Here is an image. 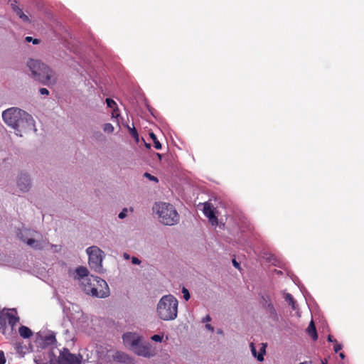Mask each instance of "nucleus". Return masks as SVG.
Here are the masks:
<instances>
[{
    "mask_svg": "<svg viewBox=\"0 0 364 364\" xmlns=\"http://www.w3.org/2000/svg\"><path fill=\"white\" fill-rule=\"evenodd\" d=\"M211 321V318L209 315H207L205 318H203V322H209Z\"/></svg>",
    "mask_w": 364,
    "mask_h": 364,
    "instance_id": "nucleus-36",
    "label": "nucleus"
},
{
    "mask_svg": "<svg viewBox=\"0 0 364 364\" xmlns=\"http://www.w3.org/2000/svg\"><path fill=\"white\" fill-rule=\"evenodd\" d=\"M127 208H124L122 210V211L121 213H119L118 217L121 219H123L126 217L127 215Z\"/></svg>",
    "mask_w": 364,
    "mask_h": 364,
    "instance_id": "nucleus-30",
    "label": "nucleus"
},
{
    "mask_svg": "<svg viewBox=\"0 0 364 364\" xmlns=\"http://www.w3.org/2000/svg\"><path fill=\"white\" fill-rule=\"evenodd\" d=\"M127 129H129V132L130 135L134 139L136 143L139 142V137L137 130L135 127H130L128 125L127 126Z\"/></svg>",
    "mask_w": 364,
    "mask_h": 364,
    "instance_id": "nucleus-20",
    "label": "nucleus"
},
{
    "mask_svg": "<svg viewBox=\"0 0 364 364\" xmlns=\"http://www.w3.org/2000/svg\"><path fill=\"white\" fill-rule=\"evenodd\" d=\"M17 185L21 191H28L31 188L30 178L25 173H21L18 178Z\"/></svg>",
    "mask_w": 364,
    "mask_h": 364,
    "instance_id": "nucleus-12",
    "label": "nucleus"
},
{
    "mask_svg": "<svg viewBox=\"0 0 364 364\" xmlns=\"http://www.w3.org/2000/svg\"><path fill=\"white\" fill-rule=\"evenodd\" d=\"M277 274H282L281 271H277Z\"/></svg>",
    "mask_w": 364,
    "mask_h": 364,
    "instance_id": "nucleus-44",
    "label": "nucleus"
},
{
    "mask_svg": "<svg viewBox=\"0 0 364 364\" xmlns=\"http://www.w3.org/2000/svg\"><path fill=\"white\" fill-rule=\"evenodd\" d=\"M59 364H81V357L71 353L68 349L63 348L58 357Z\"/></svg>",
    "mask_w": 364,
    "mask_h": 364,
    "instance_id": "nucleus-10",
    "label": "nucleus"
},
{
    "mask_svg": "<svg viewBox=\"0 0 364 364\" xmlns=\"http://www.w3.org/2000/svg\"><path fill=\"white\" fill-rule=\"evenodd\" d=\"M2 118L8 126L16 131V135L20 136H22L23 133L31 130L34 125L32 116L17 107H11L4 111Z\"/></svg>",
    "mask_w": 364,
    "mask_h": 364,
    "instance_id": "nucleus-1",
    "label": "nucleus"
},
{
    "mask_svg": "<svg viewBox=\"0 0 364 364\" xmlns=\"http://www.w3.org/2000/svg\"><path fill=\"white\" fill-rule=\"evenodd\" d=\"M25 40L26 42H33V44H38V43H39V41H40L38 39L33 38L31 36L26 37Z\"/></svg>",
    "mask_w": 364,
    "mask_h": 364,
    "instance_id": "nucleus-26",
    "label": "nucleus"
},
{
    "mask_svg": "<svg viewBox=\"0 0 364 364\" xmlns=\"http://www.w3.org/2000/svg\"><path fill=\"white\" fill-rule=\"evenodd\" d=\"M339 356L341 358H344L345 355H344V353H341L339 354Z\"/></svg>",
    "mask_w": 364,
    "mask_h": 364,
    "instance_id": "nucleus-40",
    "label": "nucleus"
},
{
    "mask_svg": "<svg viewBox=\"0 0 364 364\" xmlns=\"http://www.w3.org/2000/svg\"><path fill=\"white\" fill-rule=\"evenodd\" d=\"M82 289L88 295L98 298H105L109 295V289L107 282L93 275L83 279L80 285Z\"/></svg>",
    "mask_w": 364,
    "mask_h": 364,
    "instance_id": "nucleus-2",
    "label": "nucleus"
},
{
    "mask_svg": "<svg viewBox=\"0 0 364 364\" xmlns=\"http://www.w3.org/2000/svg\"><path fill=\"white\" fill-rule=\"evenodd\" d=\"M284 298L287 302L289 303V305L291 306L293 309H295V304L293 296L289 293H284Z\"/></svg>",
    "mask_w": 364,
    "mask_h": 364,
    "instance_id": "nucleus-22",
    "label": "nucleus"
},
{
    "mask_svg": "<svg viewBox=\"0 0 364 364\" xmlns=\"http://www.w3.org/2000/svg\"><path fill=\"white\" fill-rule=\"evenodd\" d=\"M342 347H343L342 345L338 343V342L336 341V343H335V344H334L333 350L336 353H338L339 350H341L342 349Z\"/></svg>",
    "mask_w": 364,
    "mask_h": 364,
    "instance_id": "nucleus-28",
    "label": "nucleus"
},
{
    "mask_svg": "<svg viewBox=\"0 0 364 364\" xmlns=\"http://www.w3.org/2000/svg\"><path fill=\"white\" fill-rule=\"evenodd\" d=\"M306 331L307 334L313 339L314 341H316L318 339L317 331L313 320L311 321Z\"/></svg>",
    "mask_w": 364,
    "mask_h": 364,
    "instance_id": "nucleus-15",
    "label": "nucleus"
},
{
    "mask_svg": "<svg viewBox=\"0 0 364 364\" xmlns=\"http://www.w3.org/2000/svg\"><path fill=\"white\" fill-rule=\"evenodd\" d=\"M204 215L209 218L210 222L213 225L218 224V218L215 215L214 210L209 203H205L203 207Z\"/></svg>",
    "mask_w": 364,
    "mask_h": 364,
    "instance_id": "nucleus-13",
    "label": "nucleus"
},
{
    "mask_svg": "<svg viewBox=\"0 0 364 364\" xmlns=\"http://www.w3.org/2000/svg\"><path fill=\"white\" fill-rule=\"evenodd\" d=\"M154 210L159 221L166 225H173L179 222L180 216L173 205L164 202L155 204Z\"/></svg>",
    "mask_w": 364,
    "mask_h": 364,
    "instance_id": "nucleus-5",
    "label": "nucleus"
},
{
    "mask_svg": "<svg viewBox=\"0 0 364 364\" xmlns=\"http://www.w3.org/2000/svg\"><path fill=\"white\" fill-rule=\"evenodd\" d=\"M144 176L145 178H149L150 181H154L156 183H157L159 181L158 178L156 176H152L151 174H150L147 172L144 173Z\"/></svg>",
    "mask_w": 364,
    "mask_h": 364,
    "instance_id": "nucleus-25",
    "label": "nucleus"
},
{
    "mask_svg": "<svg viewBox=\"0 0 364 364\" xmlns=\"http://www.w3.org/2000/svg\"><path fill=\"white\" fill-rule=\"evenodd\" d=\"M124 345L129 347L132 350L136 347L138 343L141 342L140 337L134 333H127L122 336Z\"/></svg>",
    "mask_w": 364,
    "mask_h": 364,
    "instance_id": "nucleus-11",
    "label": "nucleus"
},
{
    "mask_svg": "<svg viewBox=\"0 0 364 364\" xmlns=\"http://www.w3.org/2000/svg\"><path fill=\"white\" fill-rule=\"evenodd\" d=\"M14 10L16 11V14L20 16L21 15H23V11L18 8L16 6H13Z\"/></svg>",
    "mask_w": 364,
    "mask_h": 364,
    "instance_id": "nucleus-29",
    "label": "nucleus"
},
{
    "mask_svg": "<svg viewBox=\"0 0 364 364\" xmlns=\"http://www.w3.org/2000/svg\"><path fill=\"white\" fill-rule=\"evenodd\" d=\"M6 363V359L4 354L2 351H0V364H4Z\"/></svg>",
    "mask_w": 364,
    "mask_h": 364,
    "instance_id": "nucleus-31",
    "label": "nucleus"
},
{
    "mask_svg": "<svg viewBox=\"0 0 364 364\" xmlns=\"http://www.w3.org/2000/svg\"><path fill=\"white\" fill-rule=\"evenodd\" d=\"M18 333L23 338H28L33 335L32 331L27 326H21L18 329Z\"/></svg>",
    "mask_w": 364,
    "mask_h": 364,
    "instance_id": "nucleus-18",
    "label": "nucleus"
},
{
    "mask_svg": "<svg viewBox=\"0 0 364 364\" xmlns=\"http://www.w3.org/2000/svg\"><path fill=\"white\" fill-rule=\"evenodd\" d=\"M205 327H206L207 329L210 330L212 332L214 331V328L210 324H209V323H207L205 325Z\"/></svg>",
    "mask_w": 364,
    "mask_h": 364,
    "instance_id": "nucleus-37",
    "label": "nucleus"
},
{
    "mask_svg": "<svg viewBox=\"0 0 364 364\" xmlns=\"http://www.w3.org/2000/svg\"><path fill=\"white\" fill-rule=\"evenodd\" d=\"M132 262L134 264H139L141 263V261L137 257H132Z\"/></svg>",
    "mask_w": 364,
    "mask_h": 364,
    "instance_id": "nucleus-33",
    "label": "nucleus"
},
{
    "mask_svg": "<svg viewBox=\"0 0 364 364\" xmlns=\"http://www.w3.org/2000/svg\"><path fill=\"white\" fill-rule=\"evenodd\" d=\"M38 232L34 230H24L18 233V237L28 246L33 247L35 250H43L48 245V241L47 240H36Z\"/></svg>",
    "mask_w": 364,
    "mask_h": 364,
    "instance_id": "nucleus-6",
    "label": "nucleus"
},
{
    "mask_svg": "<svg viewBox=\"0 0 364 364\" xmlns=\"http://www.w3.org/2000/svg\"><path fill=\"white\" fill-rule=\"evenodd\" d=\"M178 300L171 294L162 296L157 304V314L164 321L174 320L178 314Z\"/></svg>",
    "mask_w": 364,
    "mask_h": 364,
    "instance_id": "nucleus-4",
    "label": "nucleus"
},
{
    "mask_svg": "<svg viewBox=\"0 0 364 364\" xmlns=\"http://www.w3.org/2000/svg\"><path fill=\"white\" fill-rule=\"evenodd\" d=\"M327 339H328V341L334 343H336V341H337L336 339L333 338V337L331 335H328Z\"/></svg>",
    "mask_w": 364,
    "mask_h": 364,
    "instance_id": "nucleus-35",
    "label": "nucleus"
},
{
    "mask_svg": "<svg viewBox=\"0 0 364 364\" xmlns=\"http://www.w3.org/2000/svg\"><path fill=\"white\" fill-rule=\"evenodd\" d=\"M43 342L46 345H53L56 342L55 336L54 333H49L45 336Z\"/></svg>",
    "mask_w": 364,
    "mask_h": 364,
    "instance_id": "nucleus-19",
    "label": "nucleus"
},
{
    "mask_svg": "<svg viewBox=\"0 0 364 364\" xmlns=\"http://www.w3.org/2000/svg\"><path fill=\"white\" fill-rule=\"evenodd\" d=\"M39 92L43 95H48L49 94V91L46 88H41Z\"/></svg>",
    "mask_w": 364,
    "mask_h": 364,
    "instance_id": "nucleus-32",
    "label": "nucleus"
},
{
    "mask_svg": "<svg viewBox=\"0 0 364 364\" xmlns=\"http://www.w3.org/2000/svg\"><path fill=\"white\" fill-rule=\"evenodd\" d=\"M103 130L105 132L112 133L114 132V127L110 123H106L103 127Z\"/></svg>",
    "mask_w": 364,
    "mask_h": 364,
    "instance_id": "nucleus-23",
    "label": "nucleus"
},
{
    "mask_svg": "<svg viewBox=\"0 0 364 364\" xmlns=\"http://www.w3.org/2000/svg\"><path fill=\"white\" fill-rule=\"evenodd\" d=\"M164 338L163 335L155 334L151 337V341L155 342H162Z\"/></svg>",
    "mask_w": 364,
    "mask_h": 364,
    "instance_id": "nucleus-24",
    "label": "nucleus"
},
{
    "mask_svg": "<svg viewBox=\"0 0 364 364\" xmlns=\"http://www.w3.org/2000/svg\"><path fill=\"white\" fill-rule=\"evenodd\" d=\"M75 272L77 274V279L80 280V282L83 279H85L86 277H90L88 275V270L85 267H82V266L78 267L76 269Z\"/></svg>",
    "mask_w": 364,
    "mask_h": 364,
    "instance_id": "nucleus-16",
    "label": "nucleus"
},
{
    "mask_svg": "<svg viewBox=\"0 0 364 364\" xmlns=\"http://www.w3.org/2000/svg\"><path fill=\"white\" fill-rule=\"evenodd\" d=\"M134 353L144 358L154 357L157 354V350L149 343H138L132 350Z\"/></svg>",
    "mask_w": 364,
    "mask_h": 364,
    "instance_id": "nucleus-9",
    "label": "nucleus"
},
{
    "mask_svg": "<svg viewBox=\"0 0 364 364\" xmlns=\"http://www.w3.org/2000/svg\"><path fill=\"white\" fill-rule=\"evenodd\" d=\"M157 156H158V158H159V159L161 158V155L160 154H157Z\"/></svg>",
    "mask_w": 364,
    "mask_h": 364,
    "instance_id": "nucleus-43",
    "label": "nucleus"
},
{
    "mask_svg": "<svg viewBox=\"0 0 364 364\" xmlns=\"http://www.w3.org/2000/svg\"><path fill=\"white\" fill-rule=\"evenodd\" d=\"M106 103H107V107L113 109V112L112 113V117H117L119 115V114L118 109L117 108L115 109V107H117L116 102L110 98H107Z\"/></svg>",
    "mask_w": 364,
    "mask_h": 364,
    "instance_id": "nucleus-17",
    "label": "nucleus"
},
{
    "mask_svg": "<svg viewBox=\"0 0 364 364\" xmlns=\"http://www.w3.org/2000/svg\"><path fill=\"white\" fill-rule=\"evenodd\" d=\"M145 146H146V148H148V149H149V148L151 147L150 144H146V143H145Z\"/></svg>",
    "mask_w": 364,
    "mask_h": 364,
    "instance_id": "nucleus-41",
    "label": "nucleus"
},
{
    "mask_svg": "<svg viewBox=\"0 0 364 364\" xmlns=\"http://www.w3.org/2000/svg\"><path fill=\"white\" fill-rule=\"evenodd\" d=\"M182 292L183 294L184 299L188 301L190 299V294L186 288H183Z\"/></svg>",
    "mask_w": 364,
    "mask_h": 364,
    "instance_id": "nucleus-27",
    "label": "nucleus"
},
{
    "mask_svg": "<svg viewBox=\"0 0 364 364\" xmlns=\"http://www.w3.org/2000/svg\"><path fill=\"white\" fill-rule=\"evenodd\" d=\"M299 364H312V362L311 361H305V362L301 363Z\"/></svg>",
    "mask_w": 364,
    "mask_h": 364,
    "instance_id": "nucleus-39",
    "label": "nucleus"
},
{
    "mask_svg": "<svg viewBox=\"0 0 364 364\" xmlns=\"http://www.w3.org/2000/svg\"><path fill=\"white\" fill-rule=\"evenodd\" d=\"M89 256L90 267L96 272H101L102 270L103 252L96 246H92L86 250Z\"/></svg>",
    "mask_w": 364,
    "mask_h": 364,
    "instance_id": "nucleus-8",
    "label": "nucleus"
},
{
    "mask_svg": "<svg viewBox=\"0 0 364 364\" xmlns=\"http://www.w3.org/2000/svg\"><path fill=\"white\" fill-rule=\"evenodd\" d=\"M232 263H233V265H234L235 267H237V268H238V267H239V263H237V262H236V260H235V259H233V260H232Z\"/></svg>",
    "mask_w": 364,
    "mask_h": 364,
    "instance_id": "nucleus-38",
    "label": "nucleus"
},
{
    "mask_svg": "<svg viewBox=\"0 0 364 364\" xmlns=\"http://www.w3.org/2000/svg\"><path fill=\"white\" fill-rule=\"evenodd\" d=\"M268 306H269V308L273 309V306H272V304H269Z\"/></svg>",
    "mask_w": 364,
    "mask_h": 364,
    "instance_id": "nucleus-42",
    "label": "nucleus"
},
{
    "mask_svg": "<svg viewBox=\"0 0 364 364\" xmlns=\"http://www.w3.org/2000/svg\"><path fill=\"white\" fill-rule=\"evenodd\" d=\"M6 322L11 326V331H13L15 326L19 322V317L17 316L16 310L0 309V331L3 334H6Z\"/></svg>",
    "mask_w": 364,
    "mask_h": 364,
    "instance_id": "nucleus-7",
    "label": "nucleus"
},
{
    "mask_svg": "<svg viewBox=\"0 0 364 364\" xmlns=\"http://www.w3.org/2000/svg\"><path fill=\"white\" fill-rule=\"evenodd\" d=\"M265 348H266V345L262 343V346L260 348V352L259 353H257V352L256 350V348L255 346V344L253 343H250V348H251L252 353L254 355V357L257 358V359L259 361H262L264 360V354L265 353Z\"/></svg>",
    "mask_w": 364,
    "mask_h": 364,
    "instance_id": "nucleus-14",
    "label": "nucleus"
},
{
    "mask_svg": "<svg viewBox=\"0 0 364 364\" xmlns=\"http://www.w3.org/2000/svg\"><path fill=\"white\" fill-rule=\"evenodd\" d=\"M27 65L35 80L46 85L56 82L54 72L40 60L31 59Z\"/></svg>",
    "mask_w": 364,
    "mask_h": 364,
    "instance_id": "nucleus-3",
    "label": "nucleus"
},
{
    "mask_svg": "<svg viewBox=\"0 0 364 364\" xmlns=\"http://www.w3.org/2000/svg\"><path fill=\"white\" fill-rule=\"evenodd\" d=\"M149 136H150L151 139L153 140L154 148L156 149H161V144L159 142V141L158 140L156 136L153 132H151L149 134Z\"/></svg>",
    "mask_w": 364,
    "mask_h": 364,
    "instance_id": "nucleus-21",
    "label": "nucleus"
},
{
    "mask_svg": "<svg viewBox=\"0 0 364 364\" xmlns=\"http://www.w3.org/2000/svg\"><path fill=\"white\" fill-rule=\"evenodd\" d=\"M23 21H29L28 17L23 13V15L19 16Z\"/></svg>",
    "mask_w": 364,
    "mask_h": 364,
    "instance_id": "nucleus-34",
    "label": "nucleus"
}]
</instances>
